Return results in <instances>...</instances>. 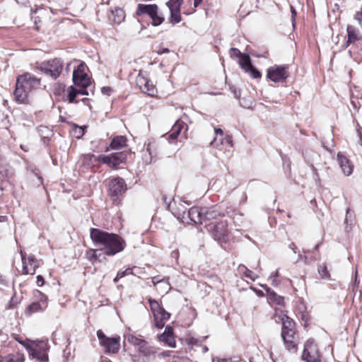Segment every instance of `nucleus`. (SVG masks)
<instances>
[{
  "mask_svg": "<svg viewBox=\"0 0 362 362\" xmlns=\"http://www.w3.org/2000/svg\"><path fill=\"white\" fill-rule=\"evenodd\" d=\"M90 238L95 244L104 246L103 253L107 255H114L125 247V242L119 236L98 228H91Z\"/></svg>",
  "mask_w": 362,
  "mask_h": 362,
  "instance_id": "nucleus-1",
  "label": "nucleus"
},
{
  "mask_svg": "<svg viewBox=\"0 0 362 362\" xmlns=\"http://www.w3.org/2000/svg\"><path fill=\"white\" fill-rule=\"evenodd\" d=\"M274 317L276 322H281V337L286 348L288 351H296L298 336L296 332L294 321L281 310H275Z\"/></svg>",
  "mask_w": 362,
  "mask_h": 362,
  "instance_id": "nucleus-2",
  "label": "nucleus"
},
{
  "mask_svg": "<svg viewBox=\"0 0 362 362\" xmlns=\"http://www.w3.org/2000/svg\"><path fill=\"white\" fill-rule=\"evenodd\" d=\"M28 351L29 355L33 358L39 362H47L49 360L47 351L49 349L47 341H32L29 339L18 340Z\"/></svg>",
  "mask_w": 362,
  "mask_h": 362,
  "instance_id": "nucleus-3",
  "label": "nucleus"
},
{
  "mask_svg": "<svg viewBox=\"0 0 362 362\" xmlns=\"http://www.w3.org/2000/svg\"><path fill=\"white\" fill-rule=\"evenodd\" d=\"M148 303L154 317V326L158 329H162L165 321L169 320L170 314L165 311L156 300L149 298Z\"/></svg>",
  "mask_w": 362,
  "mask_h": 362,
  "instance_id": "nucleus-4",
  "label": "nucleus"
},
{
  "mask_svg": "<svg viewBox=\"0 0 362 362\" xmlns=\"http://www.w3.org/2000/svg\"><path fill=\"white\" fill-rule=\"evenodd\" d=\"M176 218L182 223H189L190 222H193L196 224H202V207L199 208L193 206L190 208L187 212V209L184 208L182 211L176 212Z\"/></svg>",
  "mask_w": 362,
  "mask_h": 362,
  "instance_id": "nucleus-5",
  "label": "nucleus"
},
{
  "mask_svg": "<svg viewBox=\"0 0 362 362\" xmlns=\"http://www.w3.org/2000/svg\"><path fill=\"white\" fill-rule=\"evenodd\" d=\"M39 69L51 78L57 79L62 71L63 64L60 59L56 58L42 62Z\"/></svg>",
  "mask_w": 362,
  "mask_h": 362,
  "instance_id": "nucleus-6",
  "label": "nucleus"
},
{
  "mask_svg": "<svg viewBox=\"0 0 362 362\" xmlns=\"http://www.w3.org/2000/svg\"><path fill=\"white\" fill-rule=\"evenodd\" d=\"M289 76L287 65H274L268 68L267 78L274 83L284 82Z\"/></svg>",
  "mask_w": 362,
  "mask_h": 362,
  "instance_id": "nucleus-7",
  "label": "nucleus"
},
{
  "mask_svg": "<svg viewBox=\"0 0 362 362\" xmlns=\"http://www.w3.org/2000/svg\"><path fill=\"white\" fill-rule=\"evenodd\" d=\"M302 358L306 362H321L318 347L313 339H309L305 343Z\"/></svg>",
  "mask_w": 362,
  "mask_h": 362,
  "instance_id": "nucleus-8",
  "label": "nucleus"
},
{
  "mask_svg": "<svg viewBox=\"0 0 362 362\" xmlns=\"http://www.w3.org/2000/svg\"><path fill=\"white\" fill-rule=\"evenodd\" d=\"M73 81L76 86L86 88L90 86V80L85 72V64L81 63L73 71Z\"/></svg>",
  "mask_w": 362,
  "mask_h": 362,
  "instance_id": "nucleus-9",
  "label": "nucleus"
},
{
  "mask_svg": "<svg viewBox=\"0 0 362 362\" xmlns=\"http://www.w3.org/2000/svg\"><path fill=\"white\" fill-rule=\"evenodd\" d=\"M208 230L211 233L214 240L219 243L226 241L228 237V229L226 222H220L214 226H207Z\"/></svg>",
  "mask_w": 362,
  "mask_h": 362,
  "instance_id": "nucleus-10",
  "label": "nucleus"
},
{
  "mask_svg": "<svg viewBox=\"0 0 362 362\" xmlns=\"http://www.w3.org/2000/svg\"><path fill=\"white\" fill-rule=\"evenodd\" d=\"M16 83L31 92L40 86V79L30 73H25L17 78Z\"/></svg>",
  "mask_w": 362,
  "mask_h": 362,
  "instance_id": "nucleus-11",
  "label": "nucleus"
},
{
  "mask_svg": "<svg viewBox=\"0 0 362 362\" xmlns=\"http://www.w3.org/2000/svg\"><path fill=\"white\" fill-rule=\"evenodd\" d=\"M127 159V155L122 152L114 153L109 156H100L98 160L112 168H116Z\"/></svg>",
  "mask_w": 362,
  "mask_h": 362,
  "instance_id": "nucleus-12",
  "label": "nucleus"
},
{
  "mask_svg": "<svg viewBox=\"0 0 362 362\" xmlns=\"http://www.w3.org/2000/svg\"><path fill=\"white\" fill-rule=\"evenodd\" d=\"M126 190V185L122 178H114L110 181L109 192L113 200H116L119 195Z\"/></svg>",
  "mask_w": 362,
  "mask_h": 362,
  "instance_id": "nucleus-13",
  "label": "nucleus"
},
{
  "mask_svg": "<svg viewBox=\"0 0 362 362\" xmlns=\"http://www.w3.org/2000/svg\"><path fill=\"white\" fill-rule=\"evenodd\" d=\"M21 256L23 263V271L25 274H34L38 267L37 261L32 255L27 256L25 252L21 251Z\"/></svg>",
  "mask_w": 362,
  "mask_h": 362,
  "instance_id": "nucleus-14",
  "label": "nucleus"
},
{
  "mask_svg": "<svg viewBox=\"0 0 362 362\" xmlns=\"http://www.w3.org/2000/svg\"><path fill=\"white\" fill-rule=\"evenodd\" d=\"M136 83L140 90L148 95L154 96L157 93V90L153 83L142 75L139 74L136 78Z\"/></svg>",
  "mask_w": 362,
  "mask_h": 362,
  "instance_id": "nucleus-15",
  "label": "nucleus"
},
{
  "mask_svg": "<svg viewBox=\"0 0 362 362\" xmlns=\"http://www.w3.org/2000/svg\"><path fill=\"white\" fill-rule=\"evenodd\" d=\"M223 216H224V213L221 209V207L218 205H214L209 207H202L203 222L205 221H210Z\"/></svg>",
  "mask_w": 362,
  "mask_h": 362,
  "instance_id": "nucleus-16",
  "label": "nucleus"
},
{
  "mask_svg": "<svg viewBox=\"0 0 362 362\" xmlns=\"http://www.w3.org/2000/svg\"><path fill=\"white\" fill-rule=\"evenodd\" d=\"M337 161L343 173L346 176H349L351 175L354 170V165L344 154L341 153H338Z\"/></svg>",
  "mask_w": 362,
  "mask_h": 362,
  "instance_id": "nucleus-17",
  "label": "nucleus"
},
{
  "mask_svg": "<svg viewBox=\"0 0 362 362\" xmlns=\"http://www.w3.org/2000/svg\"><path fill=\"white\" fill-rule=\"evenodd\" d=\"M120 337H109L105 341H103V346L105 348L106 353H117L120 347Z\"/></svg>",
  "mask_w": 362,
  "mask_h": 362,
  "instance_id": "nucleus-18",
  "label": "nucleus"
},
{
  "mask_svg": "<svg viewBox=\"0 0 362 362\" xmlns=\"http://www.w3.org/2000/svg\"><path fill=\"white\" fill-rule=\"evenodd\" d=\"M158 339L170 347L175 348L176 346L173 329L170 326L165 327L164 332L158 336Z\"/></svg>",
  "mask_w": 362,
  "mask_h": 362,
  "instance_id": "nucleus-19",
  "label": "nucleus"
},
{
  "mask_svg": "<svg viewBox=\"0 0 362 362\" xmlns=\"http://www.w3.org/2000/svg\"><path fill=\"white\" fill-rule=\"evenodd\" d=\"M347 40L345 43V47H349L351 44L361 40V35L358 29L353 25H347L346 27Z\"/></svg>",
  "mask_w": 362,
  "mask_h": 362,
  "instance_id": "nucleus-20",
  "label": "nucleus"
},
{
  "mask_svg": "<svg viewBox=\"0 0 362 362\" xmlns=\"http://www.w3.org/2000/svg\"><path fill=\"white\" fill-rule=\"evenodd\" d=\"M30 93V91L23 88L22 85H19L16 83L13 94L15 100L18 103H28L29 102L28 98Z\"/></svg>",
  "mask_w": 362,
  "mask_h": 362,
  "instance_id": "nucleus-21",
  "label": "nucleus"
},
{
  "mask_svg": "<svg viewBox=\"0 0 362 362\" xmlns=\"http://www.w3.org/2000/svg\"><path fill=\"white\" fill-rule=\"evenodd\" d=\"M211 146L218 149L219 151L226 150L228 147L232 146V141L230 137L215 136L211 142Z\"/></svg>",
  "mask_w": 362,
  "mask_h": 362,
  "instance_id": "nucleus-22",
  "label": "nucleus"
},
{
  "mask_svg": "<svg viewBox=\"0 0 362 362\" xmlns=\"http://www.w3.org/2000/svg\"><path fill=\"white\" fill-rule=\"evenodd\" d=\"M156 10H158V7L156 4L146 5L139 4L137 7L136 15L141 16L147 14L150 16L154 15Z\"/></svg>",
  "mask_w": 362,
  "mask_h": 362,
  "instance_id": "nucleus-23",
  "label": "nucleus"
},
{
  "mask_svg": "<svg viewBox=\"0 0 362 362\" xmlns=\"http://www.w3.org/2000/svg\"><path fill=\"white\" fill-rule=\"evenodd\" d=\"M46 308V300H41L40 302H34L28 305V307L26 308L25 313L28 315H30L35 313L43 311Z\"/></svg>",
  "mask_w": 362,
  "mask_h": 362,
  "instance_id": "nucleus-24",
  "label": "nucleus"
},
{
  "mask_svg": "<svg viewBox=\"0 0 362 362\" xmlns=\"http://www.w3.org/2000/svg\"><path fill=\"white\" fill-rule=\"evenodd\" d=\"M127 139L124 136H117L112 140L110 146L105 150L108 151L110 149L119 150L126 146Z\"/></svg>",
  "mask_w": 362,
  "mask_h": 362,
  "instance_id": "nucleus-25",
  "label": "nucleus"
},
{
  "mask_svg": "<svg viewBox=\"0 0 362 362\" xmlns=\"http://www.w3.org/2000/svg\"><path fill=\"white\" fill-rule=\"evenodd\" d=\"M110 19L117 24H119L124 21V11L120 8H115L112 10Z\"/></svg>",
  "mask_w": 362,
  "mask_h": 362,
  "instance_id": "nucleus-26",
  "label": "nucleus"
},
{
  "mask_svg": "<svg viewBox=\"0 0 362 362\" xmlns=\"http://www.w3.org/2000/svg\"><path fill=\"white\" fill-rule=\"evenodd\" d=\"M170 12V21L172 23L175 24L178 23L181 21V16H180V7H168Z\"/></svg>",
  "mask_w": 362,
  "mask_h": 362,
  "instance_id": "nucleus-27",
  "label": "nucleus"
},
{
  "mask_svg": "<svg viewBox=\"0 0 362 362\" xmlns=\"http://www.w3.org/2000/svg\"><path fill=\"white\" fill-rule=\"evenodd\" d=\"M25 360L23 354L16 353L14 354H9L7 356L4 357L1 362H23Z\"/></svg>",
  "mask_w": 362,
  "mask_h": 362,
  "instance_id": "nucleus-28",
  "label": "nucleus"
},
{
  "mask_svg": "<svg viewBox=\"0 0 362 362\" xmlns=\"http://www.w3.org/2000/svg\"><path fill=\"white\" fill-rule=\"evenodd\" d=\"M139 351L144 356H150L155 353L153 347L150 346L148 343L144 340L143 343L138 348Z\"/></svg>",
  "mask_w": 362,
  "mask_h": 362,
  "instance_id": "nucleus-29",
  "label": "nucleus"
},
{
  "mask_svg": "<svg viewBox=\"0 0 362 362\" xmlns=\"http://www.w3.org/2000/svg\"><path fill=\"white\" fill-rule=\"evenodd\" d=\"M152 283L154 286L159 284H163V286H165L164 291L165 293H168L171 288L170 284L168 282V279H160L159 276L153 277Z\"/></svg>",
  "mask_w": 362,
  "mask_h": 362,
  "instance_id": "nucleus-30",
  "label": "nucleus"
},
{
  "mask_svg": "<svg viewBox=\"0 0 362 362\" xmlns=\"http://www.w3.org/2000/svg\"><path fill=\"white\" fill-rule=\"evenodd\" d=\"M239 64L243 69L245 71H248L249 69H252V64L250 58L248 55L243 54L239 60Z\"/></svg>",
  "mask_w": 362,
  "mask_h": 362,
  "instance_id": "nucleus-31",
  "label": "nucleus"
},
{
  "mask_svg": "<svg viewBox=\"0 0 362 362\" xmlns=\"http://www.w3.org/2000/svg\"><path fill=\"white\" fill-rule=\"evenodd\" d=\"M102 250H89L86 252V257L91 262H94L97 258L100 256Z\"/></svg>",
  "mask_w": 362,
  "mask_h": 362,
  "instance_id": "nucleus-32",
  "label": "nucleus"
},
{
  "mask_svg": "<svg viewBox=\"0 0 362 362\" xmlns=\"http://www.w3.org/2000/svg\"><path fill=\"white\" fill-rule=\"evenodd\" d=\"M318 273L322 279L329 280L330 279V274L327 270V265L323 264L318 267Z\"/></svg>",
  "mask_w": 362,
  "mask_h": 362,
  "instance_id": "nucleus-33",
  "label": "nucleus"
},
{
  "mask_svg": "<svg viewBox=\"0 0 362 362\" xmlns=\"http://www.w3.org/2000/svg\"><path fill=\"white\" fill-rule=\"evenodd\" d=\"M240 269L243 271L245 277L252 281H255L258 277V276L255 274L252 271L250 270L244 266L241 267Z\"/></svg>",
  "mask_w": 362,
  "mask_h": 362,
  "instance_id": "nucleus-34",
  "label": "nucleus"
},
{
  "mask_svg": "<svg viewBox=\"0 0 362 362\" xmlns=\"http://www.w3.org/2000/svg\"><path fill=\"white\" fill-rule=\"evenodd\" d=\"M127 340L130 344H132L136 346H138V348L141 344V343H143V341H144V339H139V338H138L134 335H132V334L127 336Z\"/></svg>",
  "mask_w": 362,
  "mask_h": 362,
  "instance_id": "nucleus-35",
  "label": "nucleus"
},
{
  "mask_svg": "<svg viewBox=\"0 0 362 362\" xmlns=\"http://www.w3.org/2000/svg\"><path fill=\"white\" fill-rule=\"evenodd\" d=\"M152 20V25L154 26H157L160 25L164 18L158 15V10L155 11V14L149 16Z\"/></svg>",
  "mask_w": 362,
  "mask_h": 362,
  "instance_id": "nucleus-36",
  "label": "nucleus"
},
{
  "mask_svg": "<svg viewBox=\"0 0 362 362\" xmlns=\"http://www.w3.org/2000/svg\"><path fill=\"white\" fill-rule=\"evenodd\" d=\"M78 94V90L73 86L70 87V90L68 94V99L69 103H74L75 98Z\"/></svg>",
  "mask_w": 362,
  "mask_h": 362,
  "instance_id": "nucleus-37",
  "label": "nucleus"
},
{
  "mask_svg": "<svg viewBox=\"0 0 362 362\" xmlns=\"http://www.w3.org/2000/svg\"><path fill=\"white\" fill-rule=\"evenodd\" d=\"M132 273V269H127L124 271L119 272L116 276V277L114 279V282L116 283L118 281V280L122 277H124L126 275L130 274Z\"/></svg>",
  "mask_w": 362,
  "mask_h": 362,
  "instance_id": "nucleus-38",
  "label": "nucleus"
},
{
  "mask_svg": "<svg viewBox=\"0 0 362 362\" xmlns=\"http://www.w3.org/2000/svg\"><path fill=\"white\" fill-rule=\"evenodd\" d=\"M182 124L183 122L177 120L173 127V131L179 135L182 129Z\"/></svg>",
  "mask_w": 362,
  "mask_h": 362,
  "instance_id": "nucleus-39",
  "label": "nucleus"
},
{
  "mask_svg": "<svg viewBox=\"0 0 362 362\" xmlns=\"http://www.w3.org/2000/svg\"><path fill=\"white\" fill-rule=\"evenodd\" d=\"M183 0H169L166 4L168 7H180L182 4Z\"/></svg>",
  "mask_w": 362,
  "mask_h": 362,
  "instance_id": "nucleus-40",
  "label": "nucleus"
},
{
  "mask_svg": "<svg viewBox=\"0 0 362 362\" xmlns=\"http://www.w3.org/2000/svg\"><path fill=\"white\" fill-rule=\"evenodd\" d=\"M247 72H250L251 76L254 78H259L261 77L260 72L258 70H257L255 67H253V66H252V69H248Z\"/></svg>",
  "mask_w": 362,
  "mask_h": 362,
  "instance_id": "nucleus-41",
  "label": "nucleus"
},
{
  "mask_svg": "<svg viewBox=\"0 0 362 362\" xmlns=\"http://www.w3.org/2000/svg\"><path fill=\"white\" fill-rule=\"evenodd\" d=\"M86 127H78V126H76L75 127V129H74V133H75V135H76V137L77 138H81L83 134H84V129L83 128H86Z\"/></svg>",
  "mask_w": 362,
  "mask_h": 362,
  "instance_id": "nucleus-42",
  "label": "nucleus"
},
{
  "mask_svg": "<svg viewBox=\"0 0 362 362\" xmlns=\"http://www.w3.org/2000/svg\"><path fill=\"white\" fill-rule=\"evenodd\" d=\"M230 55L231 57H237L240 58L243 54H242L240 51L237 48L232 47L230 49Z\"/></svg>",
  "mask_w": 362,
  "mask_h": 362,
  "instance_id": "nucleus-43",
  "label": "nucleus"
},
{
  "mask_svg": "<svg viewBox=\"0 0 362 362\" xmlns=\"http://www.w3.org/2000/svg\"><path fill=\"white\" fill-rule=\"evenodd\" d=\"M97 336L100 340V344L103 345V341H105V339H107L109 337H107L103 332L102 330H98L97 332Z\"/></svg>",
  "mask_w": 362,
  "mask_h": 362,
  "instance_id": "nucleus-44",
  "label": "nucleus"
},
{
  "mask_svg": "<svg viewBox=\"0 0 362 362\" xmlns=\"http://www.w3.org/2000/svg\"><path fill=\"white\" fill-rule=\"evenodd\" d=\"M184 208H186L185 204L183 203H182V202H180L178 206L175 209H173V213L175 215V216L176 217V212L177 211H182V210H183Z\"/></svg>",
  "mask_w": 362,
  "mask_h": 362,
  "instance_id": "nucleus-45",
  "label": "nucleus"
},
{
  "mask_svg": "<svg viewBox=\"0 0 362 362\" xmlns=\"http://www.w3.org/2000/svg\"><path fill=\"white\" fill-rule=\"evenodd\" d=\"M101 91L103 94L110 95L112 92V89L110 87L107 86L102 88Z\"/></svg>",
  "mask_w": 362,
  "mask_h": 362,
  "instance_id": "nucleus-46",
  "label": "nucleus"
},
{
  "mask_svg": "<svg viewBox=\"0 0 362 362\" xmlns=\"http://www.w3.org/2000/svg\"><path fill=\"white\" fill-rule=\"evenodd\" d=\"M231 91L233 92V96L235 98H239L240 96V90H237L236 88H235L234 87H230V88Z\"/></svg>",
  "mask_w": 362,
  "mask_h": 362,
  "instance_id": "nucleus-47",
  "label": "nucleus"
},
{
  "mask_svg": "<svg viewBox=\"0 0 362 362\" xmlns=\"http://www.w3.org/2000/svg\"><path fill=\"white\" fill-rule=\"evenodd\" d=\"M45 283L44 279L42 276H37V284L38 286H42Z\"/></svg>",
  "mask_w": 362,
  "mask_h": 362,
  "instance_id": "nucleus-48",
  "label": "nucleus"
},
{
  "mask_svg": "<svg viewBox=\"0 0 362 362\" xmlns=\"http://www.w3.org/2000/svg\"><path fill=\"white\" fill-rule=\"evenodd\" d=\"M212 362H229L228 358H221L218 357H214L212 358Z\"/></svg>",
  "mask_w": 362,
  "mask_h": 362,
  "instance_id": "nucleus-49",
  "label": "nucleus"
},
{
  "mask_svg": "<svg viewBox=\"0 0 362 362\" xmlns=\"http://www.w3.org/2000/svg\"><path fill=\"white\" fill-rule=\"evenodd\" d=\"M215 134H216V136H218V137L223 136V132L220 128L215 129Z\"/></svg>",
  "mask_w": 362,
  "mask_h": 362,
  "instance_id": "nucleus-50",
  "label": "nucleus"
},
{
  "mask_svg": "<svg viewBox=\"0 0 362 362\" xmlns=\"http://www.w3.org/2000/svg\"><path fill=\"white\" fill-rule=\"evenodd\" d=\"M229 362H240V358L239 356H233L228 358Z\"/></svg>",
  "mask_w": 362,
  "mask_h": 362,
  "instance_id": "nucleus-51",
  "label": "nucleus"
},
{
  "mask_svg": "<svg viewBox=\"0 0 362 362\" xmlns=\"http://www.w3.org/2000/svg\"><path fill=\"white\" fill-rule=\"evenodd\" d=\"M178 136V134H177L175 132L173 131V132L169 135V138L172 140H174L177 139Z\"/></svg>",
  "mask_w": 362,
  "mask_h": 362,
  "instance_id": "nucleus-52",
  "label": "nucleus"
},
{
  "mask_svg": "<svg viewBox=\"0 0 362 362\" xmlns=\"http://www.w3.org/2000/svg\"><path fill=\"white\" fill-rule=\"evenodd\" d=\"M291 13H292V20H293V22L295 20V17L296 16V12L294 9V8L293 6H291Z\"/></svg>",
  "mask_w": 362,
  "mask_h": 362,
  "instance_id": "nucleus-53",
  "label": "nucleus"
},
{
  "mask_svg": "<svg viewBox=\"0 0 362 362\" xmlns=\"http://www.w3.org/2000/svg\"><path fill=\"white\" fill-rule=\"evenodd\" d=\"M202 0H194V10L202 3Z\"/></svg>",
  "mask_w": 362,
  "mask_h": 362,
  "instance_id": "nucleus-54",
  "label": "nucleus"
},
{
  "mask_svg": "<svg viewBox=\"0 0 362 362\" xmlns=\"http://www.w3.org/2000/svg\"><path fill=\"white\" fill-rule=\"evenodd\" d=\"M289 247L293 251L294 253H296L297 247L294 243H292L290 245Z\"/></svg>",
  "mask_w": 362,
  "mask_h": 362,
  "instance_id": "nucleus-55",
  "label": "nucleus"
},
{
  "mask_svg": "<svg viewBox=\"0 0 362 362\" xmlns=\"http://www.w3.org/2000/svg\"><path fill=\"white\" fill-rule=\"evenodd\" d=\"M170 353H171V351H163V353H161L160 354V356H170Z\"/></svg>",
  "mask_w": 362,
  "mask_h": 362,
  "instance_id": "nucleus-56",
  "label": "nucleus"
},
{
  "mask_svg": "<svg viewBox=\"0 0 362 362\" xmlns=\"http://www.w3.org/2000/svg\"><path fill=\"white\" fill-rule=\"evenodd\" d=\"M83 89L82 90H78V94H81V95H87L88 94V92L87 90L85 89L86 88H83Z\"/></svg>",
  "mask_w": 362,
  "mask_h": 362,
  "instance_id": "nucleus-57",
  "label": "nucleus"
},
{
  "mask_svg": "<svg viewBox=\"0 0 362 362\" xmlns=\"http://www.w3.org/2000/svg\"><path fill=\"white\" fill-rule=\"evenodd\" d=\"M169 49L168 48H163L161 51L158 52V54L168 53Z\"/></svg>",
  "mask_w": 362,
  "mask_h": 362,
  "instance_id": "nucleus-58",
  "label": "nucleus"
},
{
  "mask_svg": "<svg viewBox=\"0 0 362 362\" xmlns=\"http://www.w3.org/2000/svg\"><path fill=\"white\" fill-rule=\"evenodd\" d=\"M276 300H277V303L278 304H282L283 302H284V298L280 297V296H279L278 299H276Z\"/></svg>",
  "mask_w": 362,
  "mask_h": 362,
  "instance_id": "nucleus-59",
  "label": "nucleus"
},
{
  "mask_svg": "<svg viewBox=\"0 0 362 362\" xmlns=\"http://www.w3.org/2000/svg\"><path fill=\"white\" fill-rule=\"evenodd\" d=\"M298 256H299V259H303V260H305H305H306V259H307V257H306V256H305V255H303L299 254V255H298Z\"/></svg>",
  "mask_w": 362,
  "mask_h": 362,
  "instance_id": "nucleus-60",
  "label": "nucleus"
},
{
  "mask_svg": "<svg viewBox=\"0 0 362 362\" xmlns=\"http://www.w3.org/2000/svg\"><path fill=\"white\" fill-rule=\"evenodd\" d=\"M358 133L360 136L361 145L362 146V134H361V132L360 131V129H358Z\"/></svg>",
  "mask_w": 362,
  "mask_h": 362,
  "instance_id": "nucleus-61",
  "label": "nucleus"
},
{
  "mask_svg": "<svg viewBox=\"0 0 362 362\" xmlns=\"http://www.w3.org/2000/svg\"><path fill=\"white\" fill-rule=\"evenodd\" d=\"M357 278H358V274L357 271L355 272V276H354V284H356L357 283Z\"/></svg>",
  "mask_w": 362,
  "mask_h": 362,
  "instance_id": "nucleus-62",
  "label": "nucleus"
},
{
  "mask_svg": "<svg viewBox=\"0 0 362 362\" xmlns=\"http://www.w3.org/2000/svg\"><path fill=\"white\" fill-rule=\"evenodd\" d=\"M159 288L162 290V291H163V293H165V292L164 291L165 286H163V284H159Z\"/></svg>",
  "mask_w": 362,
  "mask_h": 362,
  "instance_id": "nucleus-63",
  "label": "nucleus"
},
{
  "mask_svg": "<svg viewBox=\"0 0 362 362\" xmlns=\"http://www.w3.org/2000/svg\"><path fill=\"white\" fill-rule=\"evenodd\" d=\"M146 150L149 153V154L151 155V149H150V144L147 145Z\"/></svg>",
  "mask_w": 362,
  "mask_h": 362,
  "instance_id": "nucleus-64",
  "label": "nucleus"
}]
</instances>
